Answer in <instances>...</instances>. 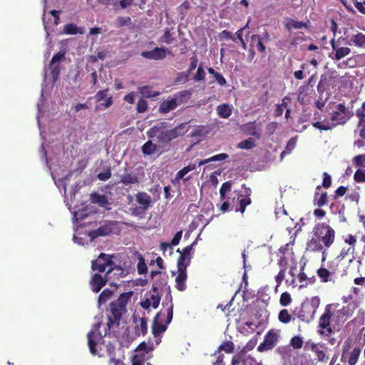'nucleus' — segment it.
I'll use <instances>...</instances> for the list:
<instances>
[{"label": "nucleus", "instance_id": "a18cd8bd", "mask_svg": "<svg viewBox=\"0 0 365 365\" xmlns=\"http://www.w3.org/2000/svg\"><path fill=\"white\" fill-rule=\"evenodd\" d=\"M49 68L51 69V75L53 79V81L55 82L58 80L60 75V66L58 64H53L52 66L49 65Z\"/></svg>", "mask_w": 365, "mask_h": 365}, {"label": "nucleus", "instance_id": "7ed1b4c3", "mask_svg": "<svg viewBox=\"0 0 365 365\" xmlns=\"http://www.w3.org/2000/svg\"><path fill=\"white\" fill-rule=\"evenodd\" d=\"M168 123L165 121L153 126L147 131V135L150 138H157L159 145H166L173 140L184 135L189 130L187 123H182L173 129H166Z\"/></svg>", "mask_w": 365, "mask_h": 365}, {"label": "nucleus", "instance_id": "c85d7f7f", "mask_svg": "<svg viewBox=\"0 0 365 365\" xmlns=\"http://www.w3.org/2000/svg\"><path fill=\"white\" fill-rule=\"evenodd\" d=\"M83 31V28L78 27L76 24L72 23L66 24L63 28V32L68 35L82 34Z\"/></svg>", "mask_w": 365, "mask_h": 365}, {"label": "nucleus", "instance_id": "ea45409f", "mask_svg": "<svg viewBox=\"0 0 365 365\" xmlns=\"http://www.w3.org/2000/svg\"><path fill=\"white\" fill-rule=\"evenodd\" d=\"M149 359L144 354H135L132 360V365H145V362Z\"/></svg>", "mask_w": 365, "mask_h": 365}, {"label": "nucleus", "instance_id": "f3484780", "mask_svg": "<svg viewBox=\"0 0 365 365\" xmlns=\"http://www.w3.org/2000/svg\"><path fill=\"white\" fill-rule=\"evenodd\" d=\"M361 349L359 346H356L353 348L351 351L347 352L345 359H342V354L341 355V361L342 362H348L349 365H356L359 356L361 354Z\"/></svg>", "mask_w": 365, "mask_h": 365}, {"label": "nucleus", "instance_id": "f704fd0d", "mask_svg": "<svg viewBox=\"0 0 365 365\" xmlns=\"http://www.w3.org/2000/svg\"><path fill=\"white\" fill-rule=\"evenodd\" d=\"M229 155L226 153H220V154H217V155H215L211 158H209L207 159H205V160H200L199 163H198V166H201L202 165H205L207 163H210V162H212V161H221V160H226L227 158H228Z\"/></svg>", "mask_w": 365, "mask_h": 365}, {"label": "nucleus", "instance_id": "680f3d73", "mask_svg": "<svg viewBox=\"0 0 365 365\" xmlns=\"http://www.w3.org/2000/svg\"><path fill=\"white\" fill-rule=\"evenodd\" d=\"M64 59H65V53L58 52L53 56V57L50 61V66L56 64V63H57L58 61H63Z\"/></svg>", "mask_w": 365, "mask_h": 365}, {"label": "nucleus", "instance_id": "f257e3e1", "mask_svg": "<svg viewBox=\"0 0 365 365\" xmlns=\"http://www.w3.org/2000/svg\"><path fill=\"white\" fill-rule=\"evenodd\" d=\"M312 237L307 242L306 250L310 252H319L329 249L334 242L335 230L325 222H319L314 225Z\"/></svg>", "mask_w": 365, "mask_h": 365}, {"label": "nucleus", "instance_id": "a878e982", "mask_svg": "<svg viewBox=\"0 0 365 365\" xmlns=\"http://www.w3.org/2000/svg\"><path fill=\"white\" fill-rule=\"evenodd\" d=\"M153 350V344H148L145 341H143L137 346L135 351L136 354H144L145 356H148V359H150Z\"/></svg>", "mask_w": 365, "mask_h": 365}, {"label": "nucleus", "instance_id": "13d9d810", "mask_svg": "<svg viewBox=\"0 0 365 365\" xmlns=\"http://www.w3.org/2000/svg\"><path fill=\"white\" fill-rule=\"evenodd\" d=\"M196 244V242H193L191 245L185 247L182 252L180 251L179 249H178L177 252H180V255H182L184 256H187L188 257H191V253L193 250V246Z\"/></svg>", "mask_w": 365, "mask_h": 365}, {"label": "nucleus", "instance_id": "bb28decb", "mask_svg": "<svg viewBox=\"0 0 365 365\" xmlns=\"http://www.w3.org/2000/svg\"><path fill=\"white\" fill-rule=\"evenodd\" d=\"M284 26L287 31H291L292 29H300L302 28H307V24L303 21H298L293 19H287V22L284 24Z\"/></svg>", "mask_w": 365, "mask_h": 365}, {"label": "nucleus", "instance_id": "4c0bfd02", "mask_svg": "<svg viewBox=\"0 0 365 365\" xmlns=\"http://www.w3.org/2000/svg\"><path fill=\"white\" fill-rule=\"evenodd\" d=\"M354 344V339L348 337L344 342L341 349L342 359H345L347 352L351 351Z\"/></svg>", "mask_w": 365, "mask_h": 365}, {"label": "nucleus", "instance_id": "052dcab7", "mask_svg": "<svg viewBox=\"0 0 365 365\" xmlns=\"http://www.w3.org/2000/svg\"><path fill=\"white\" fill-rule=\"evenodd\" d=\"M219 38L220 40H232L233 41H236L235 37H234L230 31L227 30H223L222 32L219 34Z\"/></svg>", "mask_w": 365, "mask_h": 365}, {"label": "nucleus", "instance_id": "de8ad7c7", "mask_svg": "<svg viewBox=\"0 0 365 365\" xmlns=\"http://www.w3.org/2000/svg\"><path fill=\"white\" fill-rule=\"evenodd\" d=\"M189 78V72H180L178 73L175 79V83H185L188 81Z\"/></svg>", "mask_w": 365, "mask_h": 365}, {"label": "nucleus", "instance_id": "9d476101", "mask_svg": "<svg viewBox=\"0 0 365 365\" xmlns=\"http://www.w3.org/2000/svg\"><path fill=\"white\" fill-rule=\"evenodd\" d=\"M307 345L309 346V350L314 353L315 360L317 362L323 363L329 359V347L326 344L311 342L307 344Z\"/></svg>", "mask_w": 365, "mask_h": 365}, {"label": "nucleus", "instance_id": "1a4fd4ad", "mask_svg": "<svg viewBox=\"0 0 365 365\" xmlns=\"http://www.w3.org/2000/svg\"><path fill=\"white\" fill-rule=\"evenodd\" d=\"M336 260L329 262V269L320 267L317 271V275L323 283L332 282L334 283L338 263Z\"/></svg>", "mask_w": 365, "mask_h": 365}, {"label": "nucleus", "instance_id": "f03ea898", "mask_svg": "<svg viewBox=\"0 0 365 365\" xmlns=\"http://www.w3.org/2000/svg\"><path fill=\"white\" fill-rule=\"evenodd\" d=\"M110 314H108L107 317V328L105 330L104 335H102L101 333L98 332L101 327L100 323L95 324L94 329L89 331L87 335L89 350L92 354H96V345L98 342L103 339V336L108 334V331H110L113 328L118 327L120 319L122 318V315L125 312V310L120 307L113 306V303H110Z\"/></svg>", "mask_w": 365, "mask_h": 365}, {"label": "nucleus", "instance_id": "20e7f679", "mask_svg": "<svg viewBox=\"0 0 365 365\" xmlns=\"http://www.w3.org/2000/svg\"><path fill=\"white\" fill-rule=\"evenodd\" d=\"M337 306L334 304H329L325 307L324 312L320 316L318 322L317 334L319 335L329 337L334 333L331 322L334 314L333 307Z\"/></svg>", "mask_w": 365, "mask_h": 365}, {"label": "nucleus", "instance_id": "0e129e2a", "mask_svg": "<svg viewBox=\"0 0 365 365\" xmlns=\"http://www.w3.org/2000/svg\"><path fill=\"white\" fill-rule=\"evenodd\" d=\"M108 92V89L101 90L97 92V93L94 96V98L96 99V101L97 102H100V101L104 100L106 98H108L107 97Z\"/></svg>", "mask_w": 365, "mask_h": 365}, {"label": "nucleus", "instance_id": "e433bc0d", "mask_svg": "<svg viewBox=\"0 0 365 365\" xmlns=\"http://www.w3.org/2000/svg\"><path fill=\"white\" fill-rule=\"evenodd\" d=\"M191 257L180 255L178 259V271L184 270L186 271V268L190 263Z\"/></svg>", "mask_w": 365, "mask_h": 365}, {"label": "nucleus", "instance_id": "e2e57ef3", "mask_svg": "<svg viewBox=\"0 0 365 365\" xmlns=\"http://www.w3.org/2000/svg\"><path fill=\"white\" fill-rule=\"evenodd\" d=\"M351 1L360 14L365 15V5L364 4V1H359L358 0H351Z\"/></svg>", "mask_w": 365, "mask_h": 365}, {"label": "nucleus", "instance_id": "39448f33", "mask_svg": "<svg viewBox=\"0 0 365 365\" xmlns=\"http://www.w3.org/2000/svg\"><path fill=\"white\" fill-rule=\"evenodd\" d=\"M113 271H118L120 272V275H123V269L120 266H114L109 269L105 274L104 276H102L99 273L94 274L91 279L90 281L91 289L93 292L98 293L101 291V289L106 284V282L112 279L111 274Z\"/></svg>", "mask_w": 365, "mask_h": 365}, {"label": "nucleus", "instance_id": "c03bdc74", "mask_svg": "<svg viewBox=\"0 0 365 365\" xmlns=\"http://www.w3.org/2000/svg\"><path fill=\"white\" fill-rule=\"evenodd\" d=\"M220 350H223L227 354L232 353L235 350V346L232 341H225L219 346Z\"/></svg>", "mask_w": 365, "mask_h": 365}, {"label": "nucleus", "instance_id": "f8f14e48", "mask_svg": "<svg viewBox=\"0 0 365 365\" xmlns=\"http://www.w3.org/2000/svg\"><path fill=\"white\" fill-rule=\"evenodd\" d=\"M277 341V335L272 331H269L264 336V341L257 347L259 351H268L274 348Z\"/></svg>", "mask_w": 365, "mask_h": 365}, {"label": "nucleus", "instance_id": "9b49d317", "mask_svg": "<svg viewBox=\"0 0 365 365\" xmlns=\"http://www.w3.org/2000/svg\"><path fill=\"white\" fill-rule=\"evenodd\" d=\"M113 264L111 256L105 253H101L98 258L91 262V269L100 273L104 272L106 267Z\"/></svg>", "mask_w": 365, "mask_h": 365}, {"label": "nucleus", "instance_id": "0eeeda50", "mask_svg": "<svg viewBox=\"0 0 365 365\" xmlns=\"http://www.w3.org/2000/svg\"><path fill=\"white\" fill-rule=\"evenodd\" d=\"M354 113L349 110L344 103H339L336 106V110L333 111L331 115V125H334V128L338 125L345 124L352 116Z\"/></svg>", "mask_w": 365, "mask_h": 365}, {"label": "nucleus", "instance_id": "ddd939ff", "mask_svg": "<svg viewBox=\"0 0 365 365\" xmlns=\"http://www.w3.org/2000/svg\"><path fill=\"white\" fill-rule=\"evenodd\" d=\"M331 48L335 53H329V57L334 61H339L346 57L351 53V49L348 47H338L336 44L334 37L330 41Z\"/></svg>", "mask_w": 365, "mask_h": 365}, {"label": "nucleus", "instance_id": "6ab92c4d", "mask_svg": "<svg viewBox=\"0 0 365 365\" xmlns=\"http://www.w3.org/2000/svg\"><path fill=\"white\" fill-rule=\"evenodd\" d=\"M321 189V186L318 185L316 188L314 193L313 203L314 205L322 207L328 203V195L327 192H324L321 194L319 193L318 190Z\"/></svg>", "mask_w": 365, "mask_h": 365}, {"label": "nucleus", "instance_id": "412c9836", "mask_svg": "<svg viewBox=\"0 0 365 365\" xmlns=\"http://www.w3.org/2000/svg\"><path fill=\"white\" fill-rule=\"evenodd\" d=\"M177 100L173 97L171 99L163 101L159 106V112L161 113H168L170 110L175 109L178 106Z\"/></svg>", "mask_w": 365, "mask_h": 365}, {"label": "nucleus", "instance_id": "7c9ffc66", "mask_svg": "<svg viewBox=\"0 0 365 365\" xmlns=\"http://www.w3.org/2000/svg\"><path fill=\"white\" fill-rule=\"evenodd\" d=\"M192 92L188 90L180 91L175 94L174 98L177 100L178 105L186 103L190 98Z\"/></svg>", "mask_w": 365, "mask_h": 365}, {"label": "nucleus", "instance_id": "58836bf2", "mask_svg": "<svg viewBox=\"0 0 365 365\" xmlns=\"http://www.w3.org/2000/svg\"><path fill=\"white\" fill-rule=\"evenodd\" d=\"M113 295V291L105 289L98 296V302L100 305L105 304Z\"/></svg>", "mask_w": 365, "mask_h": 365}, {"label": "nucleus", "instance_id": "37998d69", "mask_svg": "<svg viewBox=\"0 0 365 365\" xmlns=\"http://www.w3.org/2000/svg\"><path fill=\"white\" fill-rule=\"evenodd\" d=\"M255 146V143L254 140L252 138H248V139H246V140H244L241 141L238 144V148H239L246 149V150L252 149Z\"/></svg>", "mask_w": 365, "mask_h": 365}, {"label": "nucleus", "instance_id": "864d4df0", "mask_svg": "<svg viewBox=\"0 0 365 365\" xmlns=\"http://www.w3.org/2000/svg\"><path fill=\"white\" fill-rule=\"evenodd\" d=\"M135 329L136 331L140 330L143 335H145L148 331L147 319L144 317H142L140 319L139 327L136 326Z\"/></svg>", "mask_w": 365, "mask_h": 365}, {"label": "nucleus", "instance_id": "09e8293b", "mask_svg": "<svg viewBox=\"0 0 365 365\" xmlns=\"http://www.w3.org/2000/svg\"><path fill=\"white\" fill-rule=\"evenodd\" d=\"M161 41L167 44H170L174 41V38L173 37V34H171L169 28L165 29V32L161 37Z\"/></svg>", "mask_w": 365, "mask_h": 365}, {"label": "nucleus", "instance_id": "69168bd1", "mask_svg": "<svg viewBox=\"0 0 365 365\" xmlns=\"http://www.w3.org/2000/svg\"><path fill=\"white\" fill-rule=\"evenodd\" d=\"M311 306L314 312L316 313L320 304V299L318 297H313L310 302H307Z\"/></svg>", "mask_w": 365, "mask_h": 365}, {"label": "nucleus", "instance_id": "c9c22d12", "mask_svg": "<svg viewBox=\"0 0 365 365\" xmlns=\"http://www.w3.org/2000/svg\"><path fill=\"white\" fill-rule=\"evenodd\" d=\"M208 133L209 130L207 126L198 125L190 133V136L192 138L201 137L206 135Z\"/></svg>", "mask_w": 365, "mask_h": 365}, {"label": "nucleus", "instance_id": "2eb2a0df", "mask_svg": "<svg viewBox=\"0 0 365 365\" xmlns=\"http://www.w3.org/2000/svg\"><path fill=\"white\" fill-rule=\"evenodd\" d=\"M333 317L338 323H344L353 315V310L349 306H343L339 309L334 311Z\"/></svg>", "mask_w": 365, "mask_h": 365}, {"label": "nucleus", "instance_id": "cd10ccee", "mask_svg": "<svg viewBox=\"0 0 365 365\" xmlns=\"http://www.w3.org/2000/svg\"><path fill=\"white\" fill-rule=\"evenodd\" d=\"M90 199L92 203L98 204L101 207H105L108 204V199L105 195L93 192L91 195Z\"/></svg>", "mask_w": 365, "mask_h": 365}, {"label": "nucleus", "instance_id": "72a5a7b5", "mask_svg": "<svg viewBox=\"0 0 365 365\" xmlns=\"http://www.w3.org/2000/svg\"><path fill=\"white\" fill-rule=\"evenodd\" d=\"M139 91L140 94L145 98H153L160 95V92L152 91L151 88L148 86L140 87Z\"/></svg>", "mask_w": 365, "mask_h": 365}, {"label": "nucleus", "instance_id": "4be33fe9", "mask_svg": "<svg viewBox=\"0 0 365 365\" xmlns=\"http://www.w3.org/2000/svg\"><path fill=\"white\" fill-rule=\"evenodd\" d=\"M186 271L180 270L178 271V274L175 278L176 288L180 292H183L186 289L185 282L187 280Z\"/></svg>", "mask_w": 365, "mask_h": 365}, {"label": "nucleus", "instance_id": "a19ab883", "mask_svg": "<svg viewBox=\"0 0 365 365\" xmlns=\"http://www.w3.org/2000/svg\"><path fill=\"white\" fill-rule=\"evenodd\" d=\"M278 319L280 322L287 324L291 321L292 316L287 309H282L279 313Z\"/></svg>", "mask_w": 365, "mask_h": 365}, {"label": "nucleus", "instance_id": "5701e85b", "mask_svg": "<svg viewBox=\"0 0 365 365\" xmlns=\"http://www.w3.org/2000/svg\"><path fill=\"white\" fill-rule=\"evenodd\" d=\"M132 295V292L123 293L120 295L116 301L112 302L113 306L120 307L126 311L125 306L128 302L129 298Z\"/></svg>", "mask_w": 365, "mask_h": 365}, {"label": "nucleus", "instance_id": "603ef678", "mask_svg": "<svg viewBox=\"0 0 365 365\" xmlns=\"http://www.w3.org/2000/svg\"><path fill=\"white\" fill-rule=\"evenodd\" d=\"M279 302L282 306H287L292 302V297L287 292H283L281 294Z\"/></svg>", "mask_w": 365, "mask_h": 365}, {"label": "nucleus", "instance_id": "6e6d98bb", "mask_svg": "<svg viewBox=\"0 0 365 365\" xmlns=\"http://www.w3.org/2000/svg\"><path fill=\"white\" fill-rule=\"evenodd\" d=\"M148 109V103L143 98H140L138 103L136 106V110L138 113H144Z\"/></svg>", "mask_w": 365, "mask_h": 365}, {"label": "nucleus", "instance_id": "774afa93", "mask_svg": "<svg viewBox=\"0 0 365 365\" xmlns=\"http://www.w3.org/2000/svg\"><path fill=\"white\" fill-rule=\"evenodd\" d=\"M356 115L359 119H365V101L362 103L361 108L356 110Z\"/></svg>", "mask_w": 365, "mask_h": 365}, {"label": "nucleus", "instance_id": "393cba45", "mask_svg": "<svg viewBox=\"0 0 365 365\" xmlns=\"http://www.w3.org/2000/svg\"><path fill=\"white\" fill-rule=\"evenodd\" d=\"M242 129L245 131V133L247 135L255 136L257 138H260V135L257 130V125L255 121L244 124L242 126Z\"/></svg>", "mask_w": 365, "mask_h": 365}, {"label": "nucleus", "instance_id": "79ce46f5", "mask_svg": "<svg viewBox=\"0 0 365 365\" xmlns=\"http://www.w3.org/2000/svg\"><path fill=\"white\" fill-rule=\"evenodd\" d=\"M137 269L139 274H145L148 271L147 265L142 255L139 256Z\"/></svg>", "mask_w": 365, "mask_h": 365}, {"label": "nucleus", "instance_id": "4468645a", "mask_svg": "<svg viewBox=\"0 0 365 365\" xmlns=\"http://www.w3.org/2000/svg\"><path fill=\"white\" fill-rule=\"evenodd\" d=\"M297 317L302 322H309L312 321L315 316V312L308 303L304 302L301 304L299 310L297 313Z\"/></svg>", "mask_w": 365, "mask_h": 365}, {"label": "nucleus", "instance_id": "49530a36", "mask_svg": "<svg viewBox=\"0 0 365 365\" xmlns=\"http://www.w3.org/2000/svg\"><path fill=\"white\" fill-rule=\"evenodd\" d=\"M290 345L294 349H301L303 346L302 339L299 336H295L292 337L290 340Z\"/></svg>", "mask_w": 365, "mask_h": 365}, {"label": "nucleus", "instance_id": "aec40b11", "mask_svg": "<svg viewBox=\"0 0 365 365\" xmlns=\"http://www.w3.org/2000/svg\"><path fill=\"white\" fill-rule=\"evenodd\" d=\"M251 190L250 188H247L245 190V197L242 195H240L238 197L240 207L236 208V211H240L241 213H244L246 209V207L251 204L252 200L250 198Z\"/></svg>", "mask_w": 365, "mask_h": 365}, {"label": "nucleus", "instance_id": "4d7b16f0", "mask_svg": "<svg viewBox=\"0 0 365 365\" xmlns=\"http://www.w3.org/2000/svg\"><path fill=\"white\" fill-rule=\"evenodd\" d=\"M353 162L356 166L365 168V154L356 155Z\"/></svg>", "mask_w": 365, "mask_h": 365}, {"label": "nucleus", "instance_id": "338daca9", "mask_svg": "<svg viewBox=\"0 0 365 365\" xmlns=\"http://www.w3.org/2000/svg\"><path fill=\"white\" fill-rule=\"evenodd\" d=\"M358 128H359V136L365 139V119H359Z\"/></svg>", "mask_w": 365, "mask_h": 365}, {"label": "nucleus", "instance_id": "dca6fc26", "mask_svg": "<svg viewBox=\"0 0 365 365\" xmlns=\"http://www.w3.org/2000/svg\"><path fill=\"white\" fill-rule=\"evenodd\" d=\"M167 51L165 48L156 47L152 51H143L141 56L147 59L162 60L166 57Z\"/></svg>", "mask_w": 365, "mask_h": 365}, {"label": "nucleus", "instance_id": "bf43d9fd", "mask_svg": "<svg viewBox=\"0 0 365 365\" xmlns=\"http://www.w3.org/2000/svg\"><path fill=\"white\" fill-rule=\"evenodd\" d=\"M331 185V177L327 172L323 173V181L321 187L329 188Z\"/></svg>", "mask_w": 365, "mask_h": 365}, {"label": "nucleus", "instance_id": "3c124183", "mask_svg": "<svg viewBox=\"0 0 365 365\" xmlns=\"http://www.w3.org/2000/svg\"><path fill=\"white\" fill-rule=\"evenodd\" d=\"M354 180L356 182H365V170L358 169L354 175Z\"/></svg>", "mask_w": 365, "mask_h": 365}, {"label": "nucleus", "instance_id": "6e6552de", "mask_svg": "<svg viewBox=\"0 0 365 365\" xmlns=\"http://www.w3.org/2000/svg\"><path fill=\"white\" fill-rule=\"evenodd\" d=\"M120 232L118 227V222L108 221L101 225L98 229L90 231L89 236L94 239L101 236L118 234Z\"/></svg>", "mask_w": 365, "mask_h": 365}, {"label": "nucleus", "instance_id": "473e14b6", "mask_svg": "<svg viewBox=\"0 0 365 365\" xmlns=\"http://www.w3.org/2000/svg\"><path fill=\"white\" fill-rule=\"evenodd\" d=\"M120 182L125 185H128L130 184L138 183L139 179L135 174L128 173L121 176Z\"/></svg>", "mask_w": 365, "mask_h": 365}, {"label": "nucleus", "instance_id": "423d86ee", "mask_svg": "<svg viewBox=\"0 0 365 365\" xmlns=\"http://www.w3.org/2000/svg\"><path fill=\"white\" fill-rule=\"evenodd\" d=\"M166 314H167V319H166L165 324H163V320L160 318L161 316H164L165 314L162 312H160L155 315L154 320H153V324L152 326V332L155 336H158L160 334L165 331V330L167 329V325L171 322V321L173 319V304H170V305L168 306V307L167 309Z\"/></svg>", "mask_w": 365, "mask_h": 365}, {"label": "nucleus", "instance_id": "b1692460", "mask_svg": "<svg viewBox=\"0 0 365 365\" xmlns=\"http://www.w3.org/2000/svg\"><path fill=\"white\" fill-rule=\"evenodd\" d=\"M349 45H354L358 47L365 46V34L358 33L355 35H351L349 41Z\"/></svg>", "mask_w": 365, "mask_h": 365}, {"label": "nucleus", "instance_id": "8fccbe9b", "mask_svg": "<svg viewBox=\"0 0 365 365\" xmlns=\"http://www.w3.org/2000/svg\"><path fill=\"white\" fill-rule=\"evenodd\" d=\"M312 125L315 128L319 129L321 130H329L334 128V125H331L330 123L322 124L321 122L319 121L312 123Z\"/></svg>", "mask_w": 365, "mask_h": 365}, {"label": "nucleus", "instance_id": "c756f323", "mask_svg": "<svg viewBox=\"0 0 365 365\" xmlns=\"http://www.w3.org/2000/svg\"><path fill=\"white\" fill-rule=\"evenodd\" d=\"M157 149L158 145L153 143L151 140H148L145 143L141 148L144 155H151L157 151Z\"/></svg>", "mask_w": 365, "mask_h": 365}, {"label": "nucleus", "instance_id": "a211bd4d", "mask_svg": "<svg viewBox=\"0 0 365 365\" xmlns=\"http://www.w3.org/2000/svg\"><path fill=\"white\" fill-rule=\"evenodd\" d=\"M135 200L144 210H148L152 202L151 196L145 192H138L135 195Z\"/></svg>", "mask_w": 365, "mask_h": 365}, {"label": "nucleus", "instance_id": "2f4dec72", "mask_svg": "<svg viewBox=\"0 0 365 365\" xmlns=\"http://www.w3.org/2000/svg\"><path fill=\"white\" fill-rule=\"evenodd\" d=\"M217 115L222 118H228L232 115V109L227 104H222L217 107Z\"/></svg>", "mask_w": 365, "mask_h": 365}, {"label": "nucleus", "instance_id": "5fc2aeb1", "mask_svg": "<svg viewBox=\"0 0 365 365\" xmlns=\"http://www.w3.org/2000/svg\"><path fill=\"white\" fill-rule=\"evenodd\" d=\"M286 271L284 269H281L279 273L275 276V281L277 282V285L275 287V290H277V288L282 284V282L284 279Z\"/></svg>", "mask_w": 365, "mask_h": 365}]
</instances>
